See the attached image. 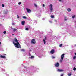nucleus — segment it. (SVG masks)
I'll use <instances>...</instances> for the list:
<instances>
[{"label": "nucleus", "mask_w": 76, "mask_h": 76, "mask_svg": "<svg viewBox=\"0 0 76 76\" xmlns=\"http://www.w3.org/2000/svg\"><path fill=\"white\" fill-rule=\"evenodd\" d=\"M72 18H73V19H74V18H75V15L72 16Z\"/></svg>", "instance_id": "b1692460"}, {"label": "nucleus", "mask_w": 76, "mask_h": 76, "mask_svg": "<svg viewBox=\"0 0 76 76\" xmlns=\"http://www.w3.org/2000/svg\"><path fill=\"white\" fill-rule=\"evenodd\" d=\"M43 42H44V44H45L46 42H45V40L44 39H43Z\"/></svg>", "instance_id": "dca6fc26"}, {"label": "nucleus", "mask_w": 76, "mask_h": 76, "mask_svg": "<svg viewBox=\"0 0 76 76\" xmlns=\"http://www.w3.org/2000/svg\"><path fill=\"white\" fill-rule=\"evenodd\" d=\"M12 25H15V24H14V23H12Z\"/></svg>", "instance_id": "2f4dec72"}, {"label": "nucleus", "mask_w": 76, "mask_h": 76, "mask_svg": "<svg viewBox=\"0 0 76 76\" xmlns=\"http://www.w3.org/2000/svg\"><path fill=\"white\" fill-rule=\"evenodd\" d=\"M23 18L24 19H26V17L25 16H23Z\"/></svg>", "instance_id": "aec40b11"}, {"label": "nucleus", "mask_w": 76, "mask_h": 76, "mask_svg": "<svg viewBox=\"0 0 76 76\" xmlns=\"http://www.w3.org/2000/svg\"><path fill=\"white\" fill-rule=\"evenodd\" d=\"M45 7V5L44 4H43V7Z\"/></svg>", "instance_id": "c756f323"}, {"label": "nucleus", "mask_w": 76, "mask_h": 76, "mask_svg": "<svg viewBox=\"0 0 76 76\" xmlns=\"http://www.w3.org/2000/svg\"><path fill=\"white\" fill-rule=\"evenodd\" d=\"M75 55H76V53H75Z\"/></svg>", "instance_id": "58836bf2"}, {"label": "nucleus", "mask_w": 76, "mask_h": 76, "mask_svg": "<svg viewBox=\"0 0 76 76\" xmlns=\"http://www.w3.org/2000/svg\"><path fill=\"white\" fill-rule=\"evenodd\" d=\"M0 58H6V56H2V55H1L0 56Z\"/></svg>", "instance_id": "423d86ee"}, {"label": "nucleus", "mask_w": 76, "mask_h": 76, "mask_svg": "<svg viewBox=\"0 0 76 76\" xmlns=\"http://www.w3.org/2000/svg\"><path fill=\"white\" fill-rule=\"evenodd\" d=\"M12 35H15V34H12Z\"/></svg>", "instance_id": "c9c22d12"}, {"label": "nucleus", "mask_w": 76, "mask_h": 76, "mask_svg": "<svg viewBox=\"0 0 76 76\" xmlns=\"http://www.w3.org/2000/svg\"><path fill=\"white\" fill-rule=\"evenodd\" d=\"M34 58V56H31V58Z\"/></svg>", "instance_id": "412c9836"}, {"label": "nucleus", "mask_w": 76, "mask_h": 76, "mask_svg": "<svg viewBox=\"0 0 76 76\" xmlns=\"http://www.w3.org/2000/svg\"><path fill=\"white\" fill-rule=\"evenodd\" d=\"M29 58H31V57H29Z\"/></svg>", "instance_id": "37998d69"}, {"label": "nucleus", "mask_w": 76, "mask_h": 76, "mask_svg": "<svg viewBox=\"0 0 76 76\" xmlns=\"http://www.w3.org/2000/svg\"><path fill=\"white\" fill-rule=\"evenodd\" d=\"M45 39H47V38H46V37H45Z\"/></svg>", "instance_id": "4c0bfd02"}, {"label": "nucleus", "mask_w": 76, "mask_h": 76, "mask_svg": "<svg viewBox=\"0 0 76 76\" xmlns=\"http://www.w3.org/2000/svg\"><path fill=\"white\" fill-rule=\"evenodd\" d=\"M73 70H74V71H75V70H76V67H75L73 68Z\"/></svg>", "instance_id": "f3484780"}, {"label": "nucleus", "mask_w": 76, "mask_h": 76, "mask_svg": "<svg viewBox=\"0 0 76 76\" xmlns=\"http://www.w3.org/2000/svg\"><path fill=\"white\" fill-rule=\"evenodd\" d=\"M21 51H23V52H24L25 51V50L23 49H22L21 50Z\"/></svg>", "instance_id": "6ab92c4d"}, {"label": "nucleus", "mask_w": 76, "mask_h": 76, "mask_svg": "<svg viewBox=\"0 0 76 76\" xmlns=\"http://www.w3.org/2000/svg\"><path fill=\"white\" fill-rule=\"evenodd\" d=\"M76 56H74L73 57V60H75V59H76Z\"/></svg>", "instance_id": "4468645a"}, {"label": "nucleus", "mask_w": 76, "mask_h": 76, "mask_svg": "<svg viewBox=\"0 0 76 76\" xmlns=\"http://www.w3.org/2000/svg\"><path fill=\"white\" fill-rule=\"evenodd\" d=\"M7 11H4V14H7Z\"/></svg>", "instance_id": "9b49d317"}, {"label": "nucleus", "mask_w": 76, "mask_h": 76, "mask_svg": "<svg viewBox=\"0 0 76 76\" xmlns=\"http://www.w3.org/2000/svg\"><path fill=\"white\" fill-rule=\"evenodd\" d=\"M58 72H63V70L62 69H58Z\"/></svg>", "instance_id": "9d476101"}, {"label": "nucleus", "mask_w": 76, "mask_h": 76, "mask_svg": "<svg viewBox=\"0 0 76 76\" xmlns=\"http://www.w3.org/2000/svg\"><path fill=\"white\" fill-rule=\"evenodd\" d=\"M29 56H31V53H29Z\"/></svg>", "instance_id": "ea45409f"}, {"label": "nucleus", "mask_w": 76, "mask_h": 76, "mask_svg": "<svg viewBox=\"0 0 76 76\" xmlns=\"http://www.w3.org/2000/svg\"><path fill=\"white\" fill-rule=\"evenodd\" d=\"M50 17L51 18H54V16H53V15H51L50 16Z\"/></svg>", "instance_id": "2eb2a0df"}, {"label": "nucleus", "mask_w": 76, "mask_h": 76, "mask_svg": "<svg viewBox=\"0 0 76 76\" xmlns=\"http://www.w3.org/2000/svg\"><path fill=\"white\" fill-rule=\"evenodd\" d=\"M64 54H63L61 56V60H63V58H64Z\"/></svg>", "instance_id": "39448f33"}, {"label": "nucleus", "mask_w": 76, "mask_h": 76, "mask_svg": "<svg viewBox=\"0 0 76 76\" xmlns=\"http://www.w3.org/2000/svg\"><path fill=\"white\" fill-rule=\"evenodd\" d=\"M67 20V19H64V20Z\"/></svg>", "instance_id": "473e14b6"}, {"label": "nucleus", "mask_w": 76, "mask_h": 76, "mask_svg": "<svg viewBox=\"0 0 76 76\" xmlns=\"http://www.w3.org/2000/svg\"><path fill=\"white\" fill-rule=\"evenodd\" d=\"M13 43H14V42H13Z\"/></svg>", "instance_id": "a18cd8bd"}, {"label": "nucleus", "mask_w": 76, "mask_h": 76, "mask_svg": "<svg viewBox=\"0 0 76 76\" xmlns=\"http://www.w3.org/2000/svg\"><path fill=\"white\" fill-rule=\"evenodd\" d=\"M26 31H28V30H29V28H26Z\"/></svg>", "instance_id": "4be33fe9"}, {"label": "nucleus", "mask_w": 76, "mask_h": 76, "mask_svg": "<svg viewBox=\"0 0 76 76\" xmlns=\"http://www.w3.org/2000/svg\"><path fill=\"white\" fill-rule=\"evenodd\" d=\"M62 45H63L62 44H61L59 45V46L61 47H62Z\"/></svg>", "instance_id": "a211bd4d"}, {"label": "nucleus", "mask_w": 76, "mask_h": 76, "mask_svg": "<svg viewBox=\"0 0 76 76\" xmlns=\"http://www.w3.org/2000/svg\"><path fill=\"white\" fill-rule=\"evenodd\" d=\"M61 76H63V74L61 75Z\"/></svg>", "instance_id": "72a5a7b5"}, {"label": "nucleus", "mask_w": 76, "mask_h": 76, "mask_svg": "<svg viewBox=\"0 0 76 76\" xmlns=\"http://www.w3.org/2000/svg\"><path fill=\"white\" fill-rule=\"evenodd\" d=\"M3 33L4 34H6V31H5L3 32Z\"/></svg>", "instance_id": "393cba45"}, {"label": "nucleus", "mask_w": 76, "mask_h": 76, "mask_svg": "<svg viewBox=\"0 0 76 76\" xmlns=\"http://www.w3.org/2000/svg\"><path fill=\"white\" fill-rule=\"evenodd\" d=\"M60 1H61V0H59Z\"/></svg>", "instance_id": "79ce46f5"}, {"label": "nucleus", "mask_w": 76, "mask_h": 76, "mask_svg": "<svg viewBox=\"0 0 76 76\" xmlns=\"http://www.w3.org/2000/svg\"><path fill=\"white\" fill-rule=\"evenodd\" d=\"M14 41L16 42L17 43H15V47H17V48H21V46H20V45L19 44V42H18V39H16V38L15 37L14 38Z\"/></svg>", "instance_id": "f257e3e1"}, {"label": "nucleus", "mask_w": 76, "mask_h": 76, "mask_svg": "<svg viewBox=\"0 0 76 76\" xmlns=\"http://www.w3.org/2000/svg\"><path fill=\"white\" fill-rule=\"evenodd\" d=\"M26 10L27 11V12L28 13H30V12H31V10L28 9V8H27Z\"/></svg>", "instance_id": "0eeeda50"}, {"label": "nucleus", "mask_w": 76, "mask_h": 76, "mask_svg": "<svg viewBox=\"0 0 76 76\" xmlns=\"http://www.w3.org/2000/svg\"><path fill=\"white\" fill-rule=\"evenodd\" d=\"M2 7H4V4H2Z\"/></svg>", "instance_id": "bb28decb"}, {"label": "nucleus", "mask_w": 76, "mask_h": 76, "mask_svg": "<svg viewBox=\"0 0 76 76\" xmlns=\"http://www.w3.org/2000/svg\"><path fill=\"white\" fill-rule=\"evenodd\" d=\"M49 22H50V23H52V22L51 21H50Z\"/></svg>", "instance_id": "f704fd0d"}, {"label": "nucleus", "mask_w": 76, "mask_h": 76, "mask_svg": "<svg viewBox=\"0 0 76 76\" xmlns=\"http://www.w3.org/2000/svg\"><path fill=\"white\" fill-rule=\"evenodd\" d=\"M19 15H17V18H18V19H19Z\"/></svg>", "instance_id": "c85d7f7f"}, {"label": "nucleus", "mask_w": 76, "mask_h": 76, "mask_svg": "<svg viewBox=\"0 0 76 76\" xmlns=\"http://www.w3.org/2000/svg\"><path fill=\"white\" fill-rule=\"evenodd\" d=\"M52 58H55V57H54V56H53L52 57Z\"/></svg>", "instance_id": "7c9ffc66"}, {"label": "nucleus", "mask_w": 76, "mask_h": 76, "mask_svg": "<svg viewBox=\"0 0 76 76\" xmlns=\"http://www.w3.org/2000/svg\"><path fill=\"white\" fill-rule=\"evenodd\" d=\"M49 7H50V10L51 12H53L52 10H53V5L52 4H50L49 5Z\"/></svg>", "instance_id": "7ed1b4c3"}, {"label": "nucleus", "mask_w": 76, "mask_h": 76, "mask_svg": "<svg viewBox=\"0 0 76 76\" xmlns=\"http://www.w3.org/2000/svg\"><path fill=\"white\" fill-rule=\"evenodd\" d=\"M17 30H18V29H15V28L13 29L14 32H15V31H17Z\"/></svg>", "instance_id": "f8f14e48"}, {"label": "nucleus", "mask_w": 76, "mask_h": 76, "mask_svg": "<svg viewBox=\"0 0 76 76\" xmlns=\"http://www.w3.org/2000/svg\"><path fill=\"white\" fill-rule=\"evenodd\" d=\"M54 51H55L54 50V49H52L50 51L51 54H54Z\"/></svg>", "instance_id": "6e6552de"}, {"label": "nucleus", "mask_w": 76, "mask_h": 76, "mask_svg": "<svg viewBox=\"0 0 76 76\" xmlns=\"http://www.w3.org/2000/svg\"><path fill=\"white\" fill-rule=\"evenodd\" d=\"M59 65H60L59 63H58V62H57L56 64L55 65V67H58L59 66Z\"/></svg>", "instance_id": "20e7f679"}, {"label": "nucleus", "mask_w": 76, "mask_h": 76, "mask_svg": "<svg viewBox=\"0 0 76 76\" xmlns=\"http://www.w3.org/2000/svg\"><path fill=\"white\" fill-rule=\"evenodd\" d=\"M55 21H57V20H56Z\"/></svg>", "instance_id": "c03bdc74"}, {"label": "nucleus", "mask_w": 76, "mask_h": 76, "mask_svg": "<svg viewBox=\"0 0 76 76\" xmlns=\"http://www.w3.org/2000/svg\"><path fill=\"white\" fill-rule=\"evenodd\" d=\"M67 10L68 11V12H70V11H71V10L70 8H68L67 9Z\"/></svg>", "instance_id": "ddd939ff"}, {"label": "nucleus", "mask_w": 76, "mask_h": 76, "mask_svg": "<svg viewBox=\"0 0 76 76\" xmlns=\"http://www.w3.org/2000/svg\"><path fill=\"white\" fill-rule=\"evenodd\" d=\"M31 42L32 44H36V41H35V40L34 39H32L31 41Z\"/></svg>", "instance_id": "f03ea898"}, {"label": "nucleus", "mask_w": 76, "mask_h": 76, "mask_svg": "<svg viewBox=\"0 0 76 76\" xmlns=\"http://www.w3.org/2000/svg\"><path fill=\"white\" fill-rule=\"evenodd\" d=\"M34 5L35 7H37V4H34Z\"/></svg>", "instance_id": "a878e982"}, {"label": "nucleus", "mask_w": 76, "mask_h": 76, "mask_svg": "<svg viewBox=\"0 0 76 76\" xmlns=\"http://www.w3.org/2000/svg\"><path fill=\"white\" fill-rule=\"evenodd\" d=\"M6 54H4V56H6Z\"/></svg>", "instance_id": "e433bc0d"}, {"label": "nucleus", "mask_w": 76, "mask_h": 76, "mask_svg": "<svg viewBox=\"0 0 76 76\" xmlns=\"http://www.w3.org/2000/svg\"><path fill=\"white\" fill-rule=\"evenodd\" d=\"M20 4H21V2H20L18 3V4L20 5Z\"/></svg>", "instance_id": "cd10ccee"}, {"label": "nucleus", "mask_w": 76, "mask_h": 76, "mask_svg": "<svg viewBox=\"0 0 76 76\" xmlns=\"http://www.w3.org/2000/svg\"><path fill=\"white\" fill-rule=\"evenodd\" d=\"M25 21H21V24L22 25H25Z\"/></svg>", "instance_id": "1a4fd4ad"}, {"label": "nucleus", "mask_w": 76, "mask_h": 76, "mask_svg": "<svg viewBox=\"0 0 76 76\" xmlns=\"http://www.w3.org/2000/svg\"><path fill=\"white\" fill-rule=\"evenodd\" d=\"M71 75H72V74L71 73H69L68 74V75L69 76H71Z\"/></svg>", "instance_id": "5701e85b"}, {"label": "nucleus", "mask_w": 76, "mask_h": 76, "mask_svg": "<svg viewBox=\"0 0 76 76\" xmlns=\"http://www.w3.org/2000/svg\"><path fill=\"white\" fill-rule=\"evenodd\" d=\"M1 44V42H0V44Z\"/></svg>", "instance_id": "a19ab883"}]
</instances>
